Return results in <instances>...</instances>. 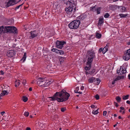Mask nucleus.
Segmentation results:
<instances>
[{"label":"nucleus","instance_id":"79ce46f5","mask_svg":"<svg viewBox=\"0 0 130 130\" xmlns=\"http://www.w3.org/2000/svg\"><path fill=\"white\" fill-rule=\"evenodd\" d=\"M95 98L97 99L98 100L99 99V96L97 94L96 95H95Z\"/></svg>","mask_w":130,"mask_h":130},{"label":"nucleus","instance_id":"e433bc0d","mask_svg":"<svg viewBox=\"0 0 130 130\" xmlns=\"http://www.w3.org/2000/svg\"><path fill=\"white\" fill-rule=\"evenodd\" d=\"M109 16V14L107 13H106L104 15V17L105 18H108Z\"/></svg>","mask_w":130,"mask_h":130},{"label":"nucleus","instance_id":"58836bf2","mask_svg":"<svg viewBox=\"0 0 130 130\" xmlns=\"http://www.w3.org/2000/svg\"><path fill=\"white\" fill-rule=\"evenodd\" d=\"M58 54L60 55H62L64 54V52L62 51H59Z\"/></svg>","mask_w":130,"mask_h":130},{"label":"nucleus","instance_id":"72a5a7b5","mask_svg":"<svg viewBox=\"0 0 130 130\" xmlns=\"http://www.w3.org/2000/svg\"><path fill=\"white\" fill-rule=\"evenodd\" d=\"M129 95H127L125 96H123V100H126L128 98Z\"/></svg>","mask_w":130,"mask_h":130},{"label":"nucleus","instance_id":"0e129e2a","mask_svg":"<svg viewBox=\"0 0 130 130\" xmlns=\"http://www.w3.org/2000/svg\"><path fill=\"white\" fill-rule=\"evenodd\" d=\"M114 116L115 117H116V116H117V115L116 114H114Z\"/></svg>","mask_w":130,"mask_h":130},{"label":"nucleus","instance_id":"a878e982","mask_svg":"<svg viewBox=\"0 0 130 130\" xmlns=\"http://www.w3.org/2000/svg\"><path fill=\"white\" fill-rule=\"evenodd\" d=\"M26 54L25 53H24L23 56L22 58L21 59V61H23V62H24L26 60Z\"/></svg>","mask_w":130,"mask_h":130},{"label":"nucleus","instance_id":"412c9836","mask_svg":"<svg viewBox=\"0 0 130 130\" xmlns=\"http://www.w3.org/2000/svg\"><path fill=\"white\" fill-rule=\"evenodd\" d=\"M8 94L6 90H3L2 92L0 94V96H3L5 95H7Z\"/></svg>","mask_w":130,"mask_h":130},{"label":"nucleus","instance_id":"a211bd4d","mask_svg":"<svg viewBox=\"0 0 130 130\" xmlns=\"http://www.w3.org/2000/svg\"><path fill=\"white\" fill-rule=\"evenodd\" d=\"M108 45L107 44L106 46L103 49V54H105L108 51Z\"/></svg>","mask_w":130,"mask_h":130},{"label":"nucleus","instance_id":"338daca9","mask_svg":"<svg viewBox=\"0 0 130 130\" xmlns=\"http://www.w3.org/2000/svg\"><path fill=\"white\" fill-rule=\"evenodd\" d=\"M63 58H60V61L61 60H62V59Z\"/></svg>","mask_w":130,"mask_h":130},{"label":"nucleus","instance_id":"ea45409f","mask_svg":"<svg viewBox=\"0 0 130 130\" xmlns=\"http://www.w3.org/2000/svg\"><path fill=\"white\" fill-rule=\"evenodd\" d=\"M24 116L26 117L28 116L29 115V113L28 112H25L24 114Z\"/></svg>","mask_w":130,"mask_h":130},{"label":"nucleus","instance_id":"9b49d317","mask_svg":"<svg viewBox=\"0 0 130 130\" xmlns=\"http://www.w3.org/2000/svg\"><path fill=\"white\" fill-rule=\"evenodd\" d=\"M8 32V26H2L0 27V33H7Z\"/></svg>","mask_w":130,"mask_h":130},{"label":"nucleus","instance_id":"c85d7f7f","mask_svg":"<svg viewBox=\"0 0 130 130\" xmlns=\"http://www.w3.org/2000/svg\"><path fill=\"white\" fill-rule=\"evenodd\" d=\"M120 8L121 10V11L122 12H124L126 11V8L125 7H121Z\"/></svg>","mask_w":130,"mask_h":130},{"label":"nucleus","instance_id":"864d4df0","mask_svg":"<svg viewBox=\"0 0 130 130\" xmlns=\"http://www.w3.org/2000/svg\"><path fill=\"white\" fill-rule=\"evenodd\" d=\"M80 89L82 90H83L84 89V87L82 86L80 88Z\"/></svg>","mask_w":130,"mask_h":130},{"label":"nucleus","instance_id":"8fccbe9b","mask_svg":"<svg viewBox=\"0 0 130 130\" xmlns=\"http://www.w3.org/2000/svg\"><path fill=\"white\" fill-rule=\"evenodd\" d=\"M126 102L127 104H129L130 105V101L128 100Z\"/></svg>","mask_w":130,"mask_h":130},{"label":"nucleus","instance_id":"4c0bfd02","mask_svg":"<svg viewBox=\"0 0 130 130\" xmlns=\"http://www.w3.org/2000/svg\"><path fill=\"white\" fill-rule=\"evenodd\" d=\"M66 107H62L61 108V110L62 112H64L66 110Z\"/></svg>","mask_w":130,"mask_h":130},{"label":"nucleus","instance_id":"49530a36","mask_svg":"<svg viewBox=\"0 0 130 130\" xmlns=\"http://www.w3.org/2000/svg\"><path fill=\"white\" fill-rule=\"evenodd\" d=\"M83 15H81L80 16L79 19H81V20H83V18H82Z\"/></svg>","mask_w":130,"mask_h":130},{"label":"nucleus","instance_id":"9d476101","mask_svg":"<svg viewBox=\"0 0 130 130\" xmlns=\"http://www.w3.org/2000/svg\"><path fill=\"white\" fill-rule=\"evenodd\" d=\"M67 4L73 7H76V0H68Z\"/></svg>","mask_w":130,"mask_h":130},{"label":"nucleus","instance_id":"2eb2a0df","mask_svg":"<svg viewBox=\"0 0 130 130\" xmlns=\"http://www.w3.org/2000/svg\"><path fill=\"white\" fill-rule=\"evenodd\" d=\"M48 110L47 111V113L48 115H49L51 113L53 110V108L51 105H49L48 108Z\"/></svg>","mask_w":130,"mask_h":130},{"label":"nucleus","instance_id":"bf43d9fd","mask_svg":"<svg viewBox=\"0 0 130 130\" xmlns=\"http://www.w3.org/2000/svg\"><path fill=\"white\" fill-rule=\"evenodd\" d=\"M11 38L10 39V40H13V39L14 38V37H13V36H12V37H11Z\"/></svg>","mask_w":130,"mask_h":130},{"label":"nucleus","instance_id":"dca6fc26","mask_svg":"<svg viewBox=\"0 0 130 130\" xmlns=\"http://www.w3.org/2000/svg\"><path fill=\"white\" fill-rule=\"evenodd\" d=\"M15 54V52L13 50H10L9 52V57L10 56V57H13Z\"/></svg>","mask_w":130,"mask_h":130},{"label":"nucleus","instance_id":"393cba45","mask_svg":"<svg viewBox=\"0 0 130 130\" xmlns=\"http://www.w3.org/2000/svg\"><path fill=\"white\" fill-rule=\"evenodd\" d=\"M20 84V82L19 80H16L15 82V87L18 86Z\"/></svg>","mask_w":130,"mask_h":130},{"label":"nucleus","instance_id":"5fc2aeb1","mask_svg":"<svg viewBox=\"0 0 130 130\" xmlns=\"http://www.w3.org/2000/svg\"><path fill=\"white\" fill-rule=\"evenodd\" d=\"M26 130H31V129L29 127H27Z\"/></svg>","mask_w":130,"mask_h":130},{"label":"nucleus","instance_id":"2f4dec72","mask_svg":"<svg viewBox=\"0 0 130 130\" xmlns=\"http://www.w3.org/2000/svg\"><path fill=\"white\" fill-rule=\"evenodd\" d=\"M22 99L24 102H26L28 100V98L26 96H24L23 97Z\"/></svg>","mask_w":130,"mask_h":130},{"label":"nucleus","instance_id":"603ef678","mask_svg":"<svg viewBox=\"0 0 130 130\" xmlns=\"http://www.w3.org/2000/svg\"><path fill=\"white\" fill-rule=\"evenodd\" d=\"M5 113V112H2L1 113V114L2 115H3Z\"/></svg>","mask_w":130,"mask_h":130},{"label":"nucleus","instance_id":"39448f33","mask_svg":"<svg viewBox=\"0 0 130 130\" xmlns=\"http://www.w3.org/2000/svg\"><path fill=\"white\" fill-rule=\"evenodd\" d=\"M76 7H73L71 6H69L66 9V11L67 14H70L73 12L76 9Z\"/></svg>","mask_w":130,"mask_h":130},{"label":"nucleus","instance_id":"bb28decb","mask_svg":"<svg viewBox=\"0 0 130 130\" xmlns=\"http://www.w3.org/2000/svg\"><path fill=\"white\" fill-rule=\"evenodd\" d=\"M95 78L94 77H92L90 78L88 80V81L89 83H92L94 82Z\"/></svg>","mask_w":130,"mask_h":130},{"label":"nucleus","instance_id":"13d9d810","mask_svg":"<svg viewBox=\"0 0 130 130\" xmlns=\"http://www.w3.org/2000/svg\"><path fill=\"white\" fill-rule=\"evenodd\" d=\"M26 82V80H24L23 82V84L24 85L25 84V83Z\"/></svg>","mask_w":130,"mask_h":130},{"label":"nucleus","instance_id":"aec40b11","mask_svg":"<svg viewBox=\"0 0 130 130\" xmlns=\"http://www.w3.org/2000/svg\"><path fill=\"white\" fill-rule=\"evenodd\" d=\"M89 70H86V71H85V73L86 75L90 74L91 75H93L94 74H93V73L95 71L94 70H93L92 71H88Z\"/></svg>","mask_w":130,"mask_h":130},{"label":"nucleus","instance_id":"4be33fe9","mask_svg":"<svg viewBox=\"0 0 130 130\" xmlns=\"http://www.w3.org/2000/svg\"><path fill=\"white\" fill-rule=\"evenodd\" d=\"M58 116L56 115L53 116L51 117V119L53 121H55L57 120Z\"/></svg>","mask_w":130,"mask_h":130},{"label":"nucleus","instance_id":"cd10ccee","mask_svg":"<svg viewBox=\"0 0 130 130\" xmlns=\"http://www.w3.org/2000/svg\"><path fill=\"white\" fill-rule=\"evenodd\" d=\"M95 34L96 37L97 38H99L101 37V35L98 32H96Z\"/></svg>","mask_w":130,"mask_h":130},{"label":"nucleus","instance_id":"f03ea898","mask_svg":"<svg viewBox=\"0 0 130 130\" xmlns=\"http://www.w3.org/2000/svg\"><path fill=\"white\" fill-rule=\"evenodd\" d=\"M87 53V66L85 68V69L86 70L90 69L91 68V63L93 59L95 57V53L92 50L88 51Z\"/></svg>","mask_w":130,"mask_h":130},{"label":"nucleus","instance_id":"f704fd0d","mask_svg":"<svg viewBox=\"0 0 130 130\" xmlns=\"http://www.w3.org/2000/svg\"><path fill=\"white\" fill-rule=\"evenodd\" d=\"M116 99L118 102H119L121 101V98L120 97L118 96L116 97Z\"/></svg>","mask_w":130,"mask_h":130},{"label":"nucleus","instance_id":"473e14b6","mask_svg":"<svg viewBox=\"0 0 130 130\" xmlns=\"http://www.w3.org/2000/svg\"><path fill=\"white\" fill-rule=\"evenodd\" d=\"M14 20L12 18H11L9 20V25L11 24L14 22Z\"/></svg>","mask_w":130,"mask_h":130},{"label":"nucleus","instance_id":"6e6d98bb","mask_svg":"<svg viewBox=\"0 0 130 130\" xmlns=\"http://www.w3.org/2000/svg\"><path fill=\"white\" fill-rule=\"evenodd\" d=\"M115 105L116 107H117L119 106V105L117 103H116Z\"/></svg>","mask_w":130,"mask_h":130},{"label":"nucleus","instance_id":"f257e3e1","mask_svg":"<svg viewBox=\"0 0 130 130\" xmlns=\"http://www.w3.org/2000/svg\"><path fill=\"white\" fill-rule=\"evenodd\" d=\"M70 95L65 90H63L61 92H56L52 97H48L47 100L54 101L57 100L58 102H62L66 101L69 98Z\"/></svg>","mask_w":130,"mask_h":130},{"label":"nucleus","instance_id":"f3484780","mask_svg":"<svg viewBox=\"0 0 130 130\" xmlns=\"http://www.w3.org/2000/svg\"><path fill=\"white\" fill-rule=\"evenodd\" d=\"M122 76L120 77H118V78H116L112 82V86H110V87H113L114 86V84H115V82L118 79H121L122 78Z\"/></svg>","mask_w":130,"mask_h":130},{"label":"nucleus","instance_id":"b1692460","mask_svg":"<svg viewBox=\"0 0 130 130\" xmlns=\"http://www.w3.org/2000/svg\"><path fill=\"white\" fill-rule=\"evenodd\" d=\"M100 82V80L99 78H96V79H95V80L94 81L95 83L97 85H98Z\"/></svg>","mask_w":130,"mask_h":130},{"label":"nucleus","instance_id":"680f3d73","mask_svg":"<svg viewBox=\"0 0 130 130\" xmlns=\"http://www.w3.org/2000/svg\"><path fill=\"white\" fill-rule=\"evenodd\" d=\"M59 51V50H57V51H56V53L58 54Z\"/></svg>","mask_w":130,"mask_h":130},{"label":"nucleus","instance_id":"4d7b16f0","mask_svg":"<svg viewBox=\"0 0 130 130\" xmlns=\"http://www.w3.org/2000/svg\"><path fill=\"white\" fill-rule=\"evenodd\" d=\"M29 91H32V88H31V87H30V88H29Z\"/></svg>","mask_w":130,"mask_h":130},{"label":"nucleus","instance_id":"c9c22d12","mask_svg":"<svg viewBox=\"0 0 130 130\" xmlns=\"http://www.w3.org/2000/svg\"><path fill=\"white\" fill-rule=\"evenodd\" d=\"M98 113V109L96 110H93L92 111V113L95 115L97 114Z\"/></svg>","mask_w":130,"mask_h":130},{"label":"nucleus","instance_id":"7ed1b4c3","mask_svg":"<svg viewBox=\"0 0 130 130\" xmlns=\"http://www.w3.org/2000/svg\"><path fill=\"white\" fill-rule=\"evenodd\" d=\"M38 83L39 86L42 87H44L48 86L51 83L50 81L47 80L45 78H39L38 79Z\"/></svg>","mask_w":130,"mask_h":130},{"label":"nucleus","instance_id":"37998d69","mask_svg":"<svg viewBox=\"0 0 130 130\" xmlns=\"http://www.w3.org/2000/svg\"><path fill=\"white\" fill-rule=\"evenodd\" d=\"M52 51L53 52H56V51H57V49L56 48H53L52 49Z\"/></svg>","mask_w":130,"mask_h":130},{"label":"nucleus","instance_id":"052dcab7","mask_svg":"<svg viewBox=\"0 0 130 130\" xmlns=\"http://www.w3.org/2000/svg\"><path fill=\"white\" fill-rule=\"evenodd\" d=\"M128 79H130V74H129L128 75Z\"/></svg>","mask_w":130,"mask_h":130},{"label":"nucleus","instance_id":"a18cd8bd","mask_svg":"<svg viewBox=\"0 0 130 130\" xmlns=\"http://www.w3.org/2000/svg\"><path fill=\"white\" fill-rule=\"evenodd\" d=\"M5 5L6 6V7H8V2H7L5 3Z\"/></svg>","mask_w":130,"mask_h":130},{"label":"nucleus","instance_id":"774afa93","mask_svg":"<svg viewBox=\"0 0 130 130\" xmlns=\"http://www.w3.org/2000/svg\"><path fill=\"white\" fill-rule=\"evenodd\" d=\"M34 83V81H33V82H31V83Z\"/></svg>","mask_w":130,"mask_h":130},{"label":"nucleus","instance_id":"c756f323","mask_svg":"<svg viewBox=\"0 0 130 130\" xmlns=\"http://www.w3.org/2000/svg\"><path fill=\"white\" fill-rule=\"evenodd\" d=\"M128 14H119V16H120L121 18H125L128 15Z\"/></svg>","mask_w":130,"mask_h":130},{"label":"nucleus","instance_id":"ddd939ff","mask_svg":"<svg viewBox=\"0 0 130 130\" xmlns=\"http://www.w3.org/2000/svg\"><path fill=\"white\" fill-rule=\"evenodd\" d=\"M21 0H10L9 1V6H12L20 1Z\"/></svg>","mask_w":130,"mask_h":130},{"label":"nucleus","instance_id":"20e7f679","mask_svg":"<svg viewBox=\"0 0 130 130\" xmlns=\"http://www.w3.org/2000/svg\"><path fill=\"white\" fill-rule=\"evenodd\" d=\"M80 23V21L77 20H75L71 22L69 24V27L71 29H76L78 27Z\"/></svg>","mask_w":130,"mask_h":130},{"label":"nucleus","instance_id":"e2e57ef3","mask_svg":"<svg viewBox=\"0 0 130 130\" xmlns=\"http://www.w3.org/2000/svg\"><path fill=\"white\" fill-rule=\"evenodd\" d=\"M118 118L119 119H121V117L120 116H119L118 117Z\"/></svg>","mask_w":130,"mask_h":130},{"label":"nucleus","instance_id":"6ab92c4d","mask_svg":"<svg viewBox=\"0 0 130 130\" xmlns=\"http://www.w3.org/2000/svg\"><path fill=\"white\" fill-rule=\"evenodd\" d=\"M104 18L102 17H100L99 20L98 25H101L104 23Z\"/></svg>","mask_w":130,"mask_h":130},{"label":"nucleus","instance_id":"a19ab883","mask_svg":"<svg viewBox=\"0 0 130 130\" xmlns=\"http://www.w3.org/2000/svg\"><path fill=\"white\" fill-rule=\"evenodd\" d=\"M22 5H23V4H22L21 5H20L17 6V7H16L15 8V9L17 10V9H18L20 7H21V6Z\"/></svg>","mask_w":130,"mask_h":130},{"label":"nucleus","instance_id":"423d86ee","mask_svg":"<svg viewBox=\"0 0 130 130\" xmlns=\"http://www.w3.org/2000/svg\"><path fill=\"white\" fill-rule=\"evenodd\" d=\"M65 44L66 42L64 41H57L56 43V46L57 48L61 49L63 47L64 44Z\"/></svg>","mask_w":130,"mask_h":130},{"label":"nucleus","instance_id":"69168bd1","mask_svg":"<svg viewBox=\"0 0 130 130\" xmlns=\"http://www.w3.org/2000/svg\"><path fill=\"white\" fill-rule=\"evenodd\" d=\"M116 125H117V124H115V125H113V126H114V127H116Z\"/></svg>","mask_w":130,"mask_h":130},{"label":"nucleus","instance_id":"1a4fd4ad","mask_svg":"<svg viewBox=\"0 0 130 130\" xmlns=\"http://www.w3.org/2000/svg\"><path fill=\"white\" fill-rule=\"evenodd\" d=\"M16 28L13 26H9V33L14 34L17 33Z\"/></svg>","mask_w":130,"mask_h":130},{"label":"nucleus","instance_id":"3c124183","mask_svg":"<svg viewBox=\"0 0 130 130\" xmlns=\"http://www.w3.org/2000/svg\"><path fill=\"white\" fill-rule=\"evenodd\" d=\"M1 74L3 75L4 74V73L1 70Z\"/></svg>","mask_w":130,"mask_h":130},{"label":"nucleus","instance_id":"6e6552de","mask_svg":"<svg viewBox=\"0 0 130 130\" xmlns=\"http://www.w3.org/2000/svg\"><path fill=\"white\" fill-rule=\"evenodd\" d=\"M126 72V69L125 68L122 66L120 67V69L118 70H117V73L119 75H121L125 73Z\"/></svg>","mask_w":130,"mask_h":130},{"label":"nucleus","instance_id":"7c9ffc66","mask_svg":"<svg viewBox=\"0 0 130 130\" xmlns=\"http://www.w3.org/2000/svg\"><path fill=\"white\" fill-rule=\"evenodd\" d=\"M53 7L55 9H57L58 7H59L58 5V3L57 2L55 3L53 5Z\"/></svg>","mask_w":130,"mask_h":130},{"label":"nucleus","instance_id":"de8ad7c7","mask_svg":"<svg viewBox=\"0 0 130 130\" xmlns=\"http://www.w3.org/2000/svg\"><path fill=\"white\" fill-rule=\"evenodd\" d=\"M103 48H101L99 49V51L100 52H101L102 51L103 52Z\"/></svg>","mask_w":130,"mask_h":130},{"label":"nucleus","instance_id":"09e8293b","mask_svg":"<svg viewBox=\"0 0 130 130\" xmlns=\"http://www.w3.org/2000/svg\"><path fill=\"white\" fill-rule=\"evenodd\" d=\"M91 108H93L95 107V106L93 105H92L91 106Z\"/></svg>","mask_w":130,"mask_h":130},{"label":"nucleus","instance_id":"c03bdc74","mask_svg":"<svg viewBox=\"0 0 130 130\" xmlns=\"http://www.w3.org/2000/svg\"><path fill=\"white\" fill-rule=\"evenodd\" d=\"M106 113H107V112L106 111H103V115L104 116H106Z\"/></svg>","mask_w":130,"mask_h":130},{"label":"nucleus","instance_id":"5701e85b","mask_svg":"<svg viewBox=\"0 0 130 130\" xmlns=\"http://www.w3.org/2000/svg\"><path fill=\"white\" fill-rule=\"evenodd\" d=\"M120 110L119 111L121 112L122 114H124L125 113V110L124 108L122 107H120Z\"/></svg>","mask_w":130,"mask_h":130},{"label":"nucleus","instance_id":"f8f14e48","mask_svg":"<svg viewBox=\"0 0 130 130\" xmlns=\"http://www.w3.org/2000/svg\"><path fill=\"white\" fill-rule=\"evenodd\" d=\"M95 6H96L94 7H91L90 8V10L93 12H95L96 11L97 14H100V11L101 10V8L100 7H98L96 9L95 8Z\"/></svg>","mask_w":130,"mask_h":130},{"label":"nucleus","instance_id":"0eeeda50","mask_svg":"<svg viewBox=\"0 0 130 130\" xmlns=\"http://www.w3.org/2000/svg\"><path fill=\"white\" fill-rule=\"evenodd\" d=\"M123 58V59L125 61H127L130 58V49L126 51Z\"/></svg>","mask_w":130,"mask_h":130},{"label":"nucleus","instance_id":"4468645a","mask_svg":"<svg viewBox=\"0 0 130 130\" xmlns=\"http://www.w3.org/2000/svg\"><path fill=\"white\" fill-rule=\"evenodd\" d=\"M37 35L38 33L36 31H32L31 33V37L32 38H34L37 36Z\"/></svg>","mask_w":130,"mask_h":130}]
</instances>
